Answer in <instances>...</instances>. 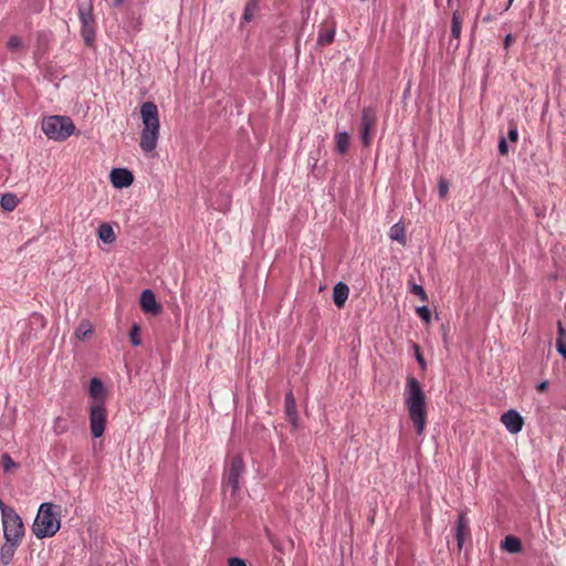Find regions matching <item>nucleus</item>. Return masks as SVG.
<instances>
[{
    "label": "nucleus",
    "instance_id": "obj_8",
    "mask_svg": "<svg viewBox=\"0 0 566 566\" xmlns=\"http://www.w3.org/2000/svg\"><path fill=\"white\" fill-rule=\"evenodd\" d=\"M107 411L103 401L92 402L90 407V428L94 438H101L106 427Z\"/></svg>",
    "mask_w": 566,
    "mask_h": 566
},
{
    "label": "nucleus",
    "instance_id": "obj_24",
    "mask_svg": "<svg viewBox=\"0 0 566 566\" xmlns=\"http://www.w3.org/2000/svg\"><path fill=\"white\" fill-rule=\"evenodd\" d=\"M19 199L14 193L8 192L2 195L0 206L6 211H12L17 208Z\"/></svg>",
    "mask_w": 566,
    "mask_h": 566
},
{
    "label": "nucleus",
    "instance_id": "obj_40",
    "mask_svg": "<svg viewBox=\"0 0 566 566\" xmlns=\"http://www.w3.org/2000/svg\"><path fill=\"white\" fill-rule=\"evenodd\" d=\"M514 36L510 33L506 34L503 41L504 49H509V46L513 43Z\"/></svg>",
    "mask_w": 566,
    "mask_h": 566
},
{
    "label": "nucleus",
    "instance_id": "obj_17",
    "mask_svg": "<svg viewBox=\"0 0 566 566\" xmlns=\"http://www.w3.org/2000/svg\"><path fill=\"white\" fill-rule=\"evenodd\" d=\"M88 395L93 402L103 401L105 403V387L99 378H92L88 387Z\"/></svg>",
    "mask_w": 566,
    "mask_h": 566
},
{
    "label": "nucleus",
    "instance_id": "obj_41",
    "mask_svg": "<svg viewBox=\"0 0 566 566\" xmlns=\"http://www.w3.org/2000/svg\"><path fill=\"white\" fill-rule=\"evenodd\" d=\"M547 388H548V381H547V380H543V381H541V382L536 386V389H537L539 392H544Z\"/></svg>",
    "mask_w": 566,
    "mask_h": 566
},
{
    "label": "nucleus",
    "instance_id": "obj_7",
    "mask_svg": "<svg viewBox=\"0 0 566 566\" xmlns=\"http://www.w3.org/2000/svg\"><path fill=\"white\" fill-rule=\"evenodd\" d=\"M3 536L6 541L22 542L24 536L23 521L17 512H6L2 518Z\"/></svg>",
    "mask_w": 566,
    "mask_h": 566
},
{
    "label": "nucleus",
    "instance_id": "obj_26",
    "mask_svg": "<svg viewBox=\"0 0 566 566\" xmlns=\"http://www.w3.org/2000/svg\"><path fill=\"white\" fill-rule=\"evenodd\" d=\"M258 9H259L258 0H248L245 8H244L243 17H242L243 20L247 22H250L253 19Z\"/></svg>",
    "mask_w": 566,
    "mask_h": 566
},
{
    "label": "nucleus",
    "instance_id": "obj_16",
    "mask_svg": "<svg viewBox=\"0 0 566 566\" xmlns=\"http://www.w3.org/2000/svg\"><path fill=\"white\" fill-rule=\"evenodd\" d=\"M461 18L458 11H454L451 19V38L449 40V48L454 51L459 49L461 35Z\"/></svg>",
    "mask_w": 566,
    "mask_h": 566
},
{
    "label": "nucleus",
    "instance_id": "obj_4",
    "mask_svg": "<svg viewBox=\"0 0 566 566\" xmlns=\"http://www.w3.org/2000/svg\"><path fill=\"white\" fill-rule=\"evenodd\" d=\"M42 130L48 138L61 142L74 133L75 125L67 116L53 115L42 120Z\"/></svg>",
    "mask_w": 566,
    "mask_h": 566
},
{
    "label": "nucleus",
    "instance_id": "obj_30",
    "mask_svg": "<svg viewBox=\"0 0 566 566\" xmlns=\"http://www.w3.org/2000/svg\"><path fill=\"white\" fill-rule=\"evenodd\" d=\"M139 331H140V328L137 324H134L129 331L130 342L134 346H139L142 344V339L139 337Z\"/></svg>",
    "mask_w": 566,
    "mask_h": 566
},
{
    "label": "nucleus",
    "instance_id": "obj_42",
    "mask_svg": "<svg viewBox=\"0 0 566 566\" xmlns=\"http://www.w3.org/2000/svg\"><path fill=\"white\" fill-rule=\"evenodd\" d=\"M112 2L114 7L118 8L123 4L124 0H112Z\"/></svg>",
    "mask_w": 566,
    "mask_h": 566
},
{
    "label": "nucleus",
    "instance_id": "obj_23",
    "mask_svg": "<svg viewBox=\"0 0 566 566\" xmlns=\"http://www.w3.org/2000/svg\"><path fill=\"white\" fill-rule=\"evenodd\" d=\"M98 239L104 243H113L116 240L115 232L108 223H102L97 229Z\"/></svg>",
    "mask_w": 566,
    "mask_h": 566
},
{
    "label": "nucleus",
    "instance_id": "obj_11",
    "mask_svg": "<svg viewBox=\"0 0 566 566\" xmlns=\"http://www.w3.org/2000/svg\"><path fill=\"white\" fill-rule=\"evenodd\" d=\"M501 422L510 433L516 434L522 431L524 420L518 411L510 409L501 416Z\"/></svg>",
    "mask_w": 566,
    "mask_h": 566
},
{
    "label": "nucleus",
    "instance_id": "obj_39",
    "mask_svg": "<svg viewBox=\"0 0 566 566\" xmlns=\"http://www.w3.org/2000/svg\"><path fill=\"white\" fill-rule=\"evenodd\" d=\"M0 511H1V520L4 518L6 512H8V511L15 512V510L13 507L6 505L1 500H0Z\"/></svg>",
    "mask_w": 566,
    "mask_h": 566
},
{
    "label": "nucleus",
    "instance_id": "obj_18",
    "mask_svg": "<svg viewBox=\"0 0 566 566\" xmlns=\"http://www.w3.org/2000/svg\"><path fill=\"white\" fill-rule=\"evenodd\" d=\"M348 294H349V289L345 283H343V282L336 283L333 287L334 304L338 308H342L348 298Z\"/></svg>",
    "mask_w": 566,
    "mask_h": 566
},
{
    "label": "nucleus",
    "instance_id": "obj_43",
    "mask_svg": "<svg viewBox=\"0 0 566 566\" xmlns=\"http://www.w3.org/2000/svg\"><path fill=\"white\" fill-rule=\"evenodd\" d=\"M558 332H559V335H562L564 333V328H563V325L560 322H558Z\"/></svg>",
    "mask_w": 566,
    "mask_h": 566
},
{
    "label": "nucleus",
    "instance_id": "obj_45",
    "mask_svg": "<svg viewBox=\"0 0 566 566\" xmlns=\"http://www.w3.org/2000/svg\"><path fill=\"white\" fill-rule=\"evenodd\" d=\"M447 1H448V4L450 6L452 0H447Z\"/></svg>",
    "mask_w": 566,
    "mask_h": 566
},
{
    "label": "nucleus",
    "instance_id": "obj_33",
    "mask_svg": "<svg viewBox=\"0 0 566 566\" xmlns=\"http://www.w3.org/2000/svg\"><path fill=\"white\" fill-rule=\"evenodd\" d=\"M507 139L512 143H516L518 139V130L515 124H511L507 130Z\"/></svg>",
    "mask_w": 566,
    "mask_h": 566
},
{
    "label": "nucleus",
    "instance_id": "obj_29",
    "mask_svg": "<svg viewBox=\"0 0 566 566\" xmlns=\"http://www.w3.org/2000/svg\"><path fill=\"white\" fill-rule=\"evenodd\" d=\"M1 464L4 472H9L11 469L18 465V463L14 462L13 459L8 453H3L1 455Z\"/></svg>",
    "mask_w": 566,
    "mask_h": 566
},
{
    "label": "nucleus",
    "instance_id": "obj_15",
    "mask_svg": "<svg viewBox=\"0 0 566 566\" xmlns=\"http://www.w3.org/2000/svg\"><path fill=\"white\" fill-rule=\"evenodd\" d=\"M140 307L145 313L157 315L161 306L157 303L156 296L151 290H144L140 294Z\"/></svg>",
    "mask_w": 566,
    "mask_h": 566
},
{
    "label": "nucleus",
    "instance_id": "obj_44",
    "mask_svg": "<svg viewBox=\"0 0 566 566\" xmlns=\"http://www.w3.org/2000/svg\"><path fill=\"white\" fill-rule=\"evenodd\" d=\"M514 0H509V4L506 6L505 10H507L510 8V6L512 4Z\"/></svg>",
    "mask_w": 566,
    "mask_h": 566
},
{
    "label": "nucleus",
    "instance_id": "obj_21",
    "mask_svg": "<svg viewBox=\"0 0 566 566\" xmlns=\"http://www.w3.org/2000/svg\"><path fill=\"white\" fill-rule=\"evenodd\" d=\"M501 547L502 549L512 554L520 553L522 551V543L518 537L514 535H509L501 543Z\"/></svg>",
    "mask_w": 566,
    "mask_h": 566
},
{
    "label": "nucleus",
    "instance_id": "obj_34",
    "mask_svg": "<svg viewBox=\"0 0 566 566\" xmlns=\"http://www.w3.org/2000/svg\"><path fill=\"white\" fill-rule=\"evenodd\" d=\"M438 191L441 198H444L449 191V184L446 179H440L438 184Z\"/></svg>",
    "mask_w": 566,
    "mask_h": 566
},
{
    "label": "nucleus",
    "instance_id": "obj_10",
    "mask_svg": "<svg viewBox=\"0 0 566 566\" xmlns=\"http://www.w3.org/2000/svg\"><path fill=\"white\" fill-rule=\"evenodd\" d=\"M336 34V25L333 20H324L318 27L317 45L325 48L333 43Z\"/></svg>",
    "mask_w": 566,
    "mask_h": 566
},
{
    "label": "nucleus",
    "instance_id": "obj_3",
    "mask_svg": "<svg viewBox=\"0 0 566 566\" xmlns=\"http://www.w3.org/2000/svg\"><path fill=\"white\" fill-rule=\"evenodd\" d=\"M60 527V506L50 502L42 503L33 522L32 533L36 538L42 539L54 536Z\"/></svg>",
    "mask_w": 566,
    "mask_h": 566
},
{
    "label": "nucleus",
    "instance_id": "obj_20",
    "mask_svg": "<svg viewBox=\"0 0 566 566\" xmlns=\"http://www.w3.org/2000/svg\"><path fill=\"white\" fill-rule=\"evenodd\" d=\"M388 235L392 241H397L402 245H405L407 242L405 226L401 222H397L391 226Z\"/></svg>",
    "mask_w": 566,
    "mask_h": 566
},
{
    "label": "nucleus",
    "instance_id": "obj_6",
    "mask_svg": "<svg viewBox=\"0 0 566 566\" xmlns=\"http://www.w3.org/2000/svg\"><path fill=\"white\" fill-rule=\"evenodd\" d=\"M78 18L81 22V35L86 45L91 46L95 42L96 21L93 14V6L91 3H78Z\"/></svg>",
    "mask_w": 566,
    "mask_h": 566
},
{
    "label": "nucleus",
    "instance_id": "obj_5",
    "mask_svg": "<svg viewBox=\"0 0 566 566\" xmlns=\"http://www.w3.org/2000/svg\"><path fill=\"white\" fill-rule=\"evenodd\" d=\"M244 472L245 465L243 462V458L240 454L233 455L224 468L222 478L223 492H226L228 488H230L231 495L234 496L239 491V480Z\"/></svg>",
    "mask_w": 566,
    "mask_h": 566
},
{
    "label": "nucleus",
    "instance_id": "obj_1",
    "mask_svg": "<svg viewBox=\"0 0 566 566\" xmlns=\"http://www.w3.org/2000/svg\"><path fill=\"white\" fill-rule=\"evenodd\" d=\"M405 401L410 420L413 422L417 434L421 436L426 427L427 405L426 395L420 382L412 376L407 378Z\"/></svg>",
    "mask_w": 566,
    "mask_h": 566
},
{
    "label": "nucleus",
    "instance_id": "obj_19",
    "mask_svg": "<svg viewBox=\"0 0 566 566\" xmlns=\"http://www.w3.org/2000/svg\"><path fill=\"white\" fill-rule=\"evenodd\" d=\"M20 544L21 542L13 544V541H6V543L1 546L0 560L3 565H8L12 560L15 549Z\"/></svg>",
    "mask_w": 566,
    "mask_h": 566
},
{
    "label": "nucleus",
    "instance_id": "obj_9",
    "mask_svg": "<svg viewBox=\"0 0 566 566\" xmlns=\"http://www.w3.org/2000/svg\"><path fill=\"white\" fill-rule=\"evenodd\" d=\"M377 123V113L374 107H364L360 119V139L364 146H369L371 143V133Z\"/></svg>",
    "mask_w": 566,
    "mask_h": 566
},
{
    "label": "nucleus",
    "instance_id": "obj_22",
    "mask_svg": "<svg viewBox=\"0 0 566 566\" xmlns=\"http://www.w3.org/2000/svg\"><path fill=\"white\" fill-rule=\"evenodd\" d=\"M336 151L338 154H345L348 150L350 144V136L347 132H337L335 134Z\"/></svg>",
    "mask_w": 566,
    "mask_h": 566
},
{
    "label": "nucleus",
    "instance_id": "obj_36",
    "mask_svg": "<svg viewBox=\"0 0 566 566\" xmlns=\"http://www.w3.org/2000/svg\"><path fill=\"white\" fill-rule=\"evenodd\" d=\"M497 148H499L500 155L506 156L509 154V145H507L506 138H504V137L500 138Z\"/></svg>",
    "mask_w": 566,
    "mask_h": 566
},
{
    "label": "nucleus",
    "instance_id": "obj_14",
    "mask_svg": "<svg viewBox=\"0 0 566 566\" xmlns=\"http://www.w3.org/2000/svg\"><path fill=\"white\" fill-rule=\"evenodd\" d=\"M470 535L469 521L465 516V512L461 511L455 522V538L459 551L463 548L465 537Z\"/></svg>",
    "mask_w": 566,
    "mask_h": 566
},
{
    "label": "nucleus",
    "instance_id": "obj_32",
    "mask_svg": "<svg viewBox=\"0 0 566 566\" xmlns=\"http://www.w3.org/2000/svg\"><path fill=\"white\" fill-rule=\"evenodd\" d=\"M21 46H22V42L19 36H17V35L10 36V39L8 40V49L9 50L17 51Z\"/></svg>",
    "mask_w": 566,
    "mask_h": 566
},
{
    "label": "nucleus",
    "instance_id": "obj_27",
    "mask_svg": "<svg viewBox=\"0 0 566 566\" xmlns=\"http://www.w3.org/2000/svg\"><path fill=\"white\" fill-rule=\"evenodd\" d=\"M93 333L92 325L88 322H81L76 328V337L84 340Z\"/></svg>",
    "mask_w": 566,
    "mask_h": 566
},
{
    "label": "nucleus",
    "instance_id": "obj_37",
    "mask_svg": "<svg viewBox=\"0 0 566 566\" xmlns=\"http://www.w3.org/2000/svg\"><path fill=\"white\" fill-rule=\"evenodd\" d=\"M556 349L558 354L566 360V345L564 344L560 336L556 340Z\"/></svg>",
    "mask_w": 566,
    "mask_h": 566
},
{
    "label": "nucleus",
    "instance_id": "obj_25",
    "mask_svg": "<svg viewBox=\"0 0 566 566\" xmlns=\"http://www.w3.org/2000/svg\"><path fill=\"white\" fill-rule=\"evenodd\" d=\"M69 420L64 417H56L53 421V432L56 436H61L69 430Z\"/></svg>",
    "mask_w": 566,
    "mask_h": 566
},
{
    "label": "nucleus",
    "instance_id": "obj_2",
    "mask_svg": "<svg viewBox=\"0 0 566 566\" xmlns=\"http://www.w3.org/2000/svg\"><path fill=\"white\" fill-rule=\"evenodd\" d=\"M140 115L143 120V130L139 146L145 153L153 151L159 137V117L157 105L153 102H146L142 105Z\"/></svg>",
    "mask_w": 566,
    "mask_h": 566
},
{
    "label": "nucleus",
    "instance_id": "obj_35",
    "mask_svg": "<svg viewBox=\"0 0 566 566\" xmlns=\"http://www.w3.org/2000/svg\"><path fill=\"white\" fill-rule=\"evenodd\" d=\"M413 348H415V356H416V359H417L418 364L420 365V367L422 369H424L426 368V360H424V358H423V356H422V354L420 352L419 345L415 344Z\"/></svg>",
    "mask_w": 566,
    "mask_h": 566
},
{
    "label": "nucleus",
    "instance_id": "obj_13",
    "mask_svg": "<svg viewBox=\"0 0 566 566\" xmlns=\"http://www.w3.org/2000/svg\"><path fill=\"white\" fill-rule=\"evenodd\" d=\"M284 411L286 419L294 430L298 428V413L296 409V401L292 391L285 394Z\"/></svg>",
    "mask_w": 566,
    "mask_h": 566
},
{
    "label": "nucleus",
    "instance_id": "obj_12",
    "mask_svg": "<svg viewBox=\"0 0 566 566\" xmlns=\"http://www.w3.org/2000/svg\"><path fill=\"white\" fill-rule=\"evenodd\" d=\"M114 188L122 189L129 187L134 181L133 174L126 168H114L109 175Z\"/></svg>",
    "mask_w": 566,
    "mask_h": 566
},
{
    "label": "nucleus",
    "instance_id": "obj_38",
    "mask_svg": "<svg viewBox=\"0 0 566 566\" xmlns=\"http://www.w3.org/2000/svg\"><path fill=\"white\" fill-rule=\"evenodd\" d=\"M228 566H248L245 560L241 557H230L228 559Z\"/></svg>",
    "mask_w": 566,
    "mask_h": 566
},
{
    "label": "nucleus",
    "instance_id": "obj_28",
    "mask_svg": "<svg viewBox=\"0 0 566 566\" xmlns=\"http://www.w3.org/2000/svg\"><path fill=\"white\" fill-rule=\"evenodd\" d=\"M409 291L410 293L417 295L422 302H428V295L421 285L410 282Z\"/></svg>",
    "mask_w": 566,
    "mask_h": 566
},
{
    "label": "nucleus",
    "instance_id": "obj_31",
    "mask_svg": "<svg viewBox=\"0 0 566 566\" xmlns=\"http://www.w3.org/2000/svg\"><path fill=\"white\" fill-rule=\"evenodd\" d=\"M416 313L426 323H429L431 321V312L428 306H426V305L418 306L416 308Z\"/></svg>",
    "mask_w": 566,
    "mask_h": 566
}]
</instances>
